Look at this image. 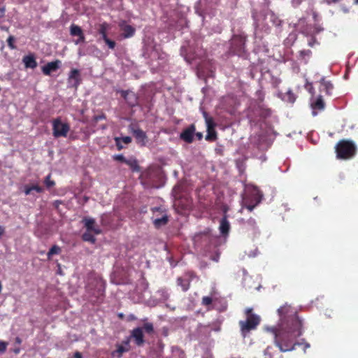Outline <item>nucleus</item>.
Returning a JSON list of instances; mask_svg holds the SVG:
<instances>
[{"mask_svg":"<svg viewBox=\"0 0 358 358\" xmlns=\"http://www.w3.org/2000/svg\"><path fill=\"white\" fill-rule=\"evenodd\" d=\"M280 323L278 328H273L275 343L281 352L291 351L296 345H301L296 338L302 334V320L297 315L296 310L285 303L278 309Z\"/></svg>","mask_w":358,"mask_h":358,"instance_id":"1","label":"nucleus"},{"mask_svg":"<svg viewBox=\"0 0 358 358\" xmlns=\"http://www.w3.org/2000/svg\"><path fill=\"white\" fill-rule=\"evenodd\" d=\"M357 150L356 144L351 140H340L335 146L336 157L338 159H350L355 156Z\"/></svg>","mask_w":358,"mask_h":358,"instance_id":"2","label":"nucleus"},{"mask_svg":"<svg viewBox=\"0 0 358 358\" xmlns=\"http://www.w3.org/2000/svg\"><path fill=\"white\" fill-rule=\"evenodd\" d=\"M252 311V308L247 309L246 320L239 321L238 323L241 327V334L244 338L246 337L250 331L255 329L260 322V317L258 315L253 314Z\"/></svg>","mask_w":358,"mask_h":358,"instance_id":"3","label":"nucleus"},{"mask_svg":"<svg viewBox=\"0 0 358 358\" xmlns=\"http://www.w3.org/2000/svg\"><path fill=\"white\" fill-rule=\"evenodd\" d=\"M52 134L56 138H66L70 131V125L67 122H64L61 117H57L52 121Z\"/></svg>","mask_w":358,"mask_h":358,"instance_id":"4","label":"nucleus"},{"mask_svg":"<svg viewBox=\"0 0 358 358\" xmlns=\"http://www.w3.org/2000/svg\"><path fill=\"white\" fill-rule=\"evenodd\" d=\"M151 210L153 213L152 219L155 228L159 229L168 223L169 217L162 207H154Z\"/></svg>","mask_w":358,"mask_h":358,"instance_id":"5","label":"nucleus"},{"mask_svg":"<svg viewBox=\"0 0 358 358\" xmlns=\"http://www.w3.org/2000/svg\"><path fill=\"white\" fill-rule=\"evenodd\" d=\"M245 37L241 35H234L231 42V52L234 55H242L245 51Z\"/></svg>","mask_w":358,"mask_h":358,"instance_id":"6","label":"nucleus"},{"mask_svg":"<svg viewBox=\"0 0 358 358\" xmlns=\"http://www.w3.org/2000/svg\"><path fill=\"white\" fill-rule=\"evenodd\" d=\"M196 278L195 272L192 271H186L182 276L178 277L176 280L178 286H180L183 292H187L190 287L191 282Z\"/></svg>","mask_w":358,"mask_h":358,"instance_id":"7","label":"nucleus"},{"mask_svg":"<svg viewBox=\"0 0 358 358\" xmlns=\"http://www.w3.org/2000/svg\"><path fill=\"white\" fill-rule=\"evenodd\" d=\"M131 133L136 139V142L141 146H145L148 142V136L146 133L138 127L131 124L129 126Z\"/></svg>","mask_w":358,"mask_h":358,"instance_id":"8","label":"nucleus"},{"mask_svg":"<svg viewBox=\"0 0 358 358\" xmlns=\"http://www.w3.org/2000/svg\"><path fill=\"white\" fill-rule=\"evenodd\" d=\"M70 34L72 36H78V38L74 41L75 44L78 45L85 41V34L83 29L78 25L72 24L70 26Z\"/></svg>","mask_w":358,"mask_h":358,"instance_id":"9","label":"nucleus"},{"mask_svg":"<svg viewBox=\"0 0 358 358\" xmlns=\"http://www.w3.org/2000/svg\"><path fill=\"white\" fill-rule=\"evenodd\" d=\"M120 94L130 107L133 108L138 105V97L134 92L129 90H122Z\"/></svg>","mask_w":358,"mask_h":358,"instance_id":"10","label":"nucleus"},{"mask_svg":"<svg viewBox=\"0 0 358 358\" xmlns=\"http://www.w3.org/2000/svg\"><path fill=\"white\" fill-rule=\"evenodd\" d=\"M195 131L196 127L194 124H192L181 132L180 138L187 143H192L194 141Z\"/></svg>","mask_w":358,"mask_h":358,"instance_id":"11","label":"nucleus"},{"mask_svg":"<svg viewBox=\"0 0 358 358\" xmlns=\"http://www.w3.org/2000/svg\"><path fill=\"white\" fill-rule=\"evenodd\" d=\"M96 289L92 293V295L95 297V299L92 298L90 301L93 303H99L103 301L104 287L101 281L96 282Z\"/></svg>","mask_w":358,"mask_h":358,"instance_id":"12","label":"nucleus"},{"mask_svg":"<svg viewBox=\"0 0 358 358\" xmlns=\"http://www.w3.org/2000/svg\"><path fill=\"white\" fill-rule=\"evenodd\" d=\"M131 338L134 341L137 346H142L145 343L143 328L136 327L131 331Z\"/></svg>","mask_w":358,"mask_h":358,"instance_id":"13","label":"nucleus"},{"mask_svg":"<svg viewBox=\"0 0 358 358\" xmlns=\"http://www.w3.org/2000/svg\"><path fill=\"white\" fill-rule=\"evenodd\" d=\"M61 61L59 59L48 62L46 65L42 67V72L45 76H50L52 72L56 71L59 69Z\"/></svg>","mask_w":358,"mask_h":358,"instance_id":"14","label":"nucleus"},{"mask_svg":"<svg viewBox=\"0 0 358 358\" xmlns=\"http://www.w3.org/2000/svg\"><path fill=\"white\" fill-rule=\"evenodd\" d=\"M255 110L258 113L259 116L262 118H267L270 117L272 114L271 109L264 103H257Z\"/></svg>","mask_w":358,"mask_h":358,"instance_id":"15","label":"nucleus"},{"mask_svg":"<svg viewBox=\"0 0 358 358\" xmlns=\"http://www.w3.org/2000/svg\"><path fill=\"white\" fill-rule=\"evenodd\" d=\"M216 124L215 122L212 123L210 120H208L207 127V134L206 136V140L207 141L213 142L215 141L217 138V134L215 129Z\"/></svg>","mask_w":358,"mask_h":358,"instance_id":"16","label":"nucleus"},{"mask_svg":"<svg viewBox=\"0 0 358 358\" xmlns=\"http://www.w3.org/2000/svg\"><path fill=\"white\" fill-rule=\"evenodd\" d=\"M83 222L88 231L94 232L97 235L101 233V230L98 227H95V220L94 219L84 218Z\"/></svg>","mask_w":358,"mask_h":358,"instance_id":"17","label":"nucleus"},{"mask_svg":"<svg viewBox=\"0 0 358 358\" xmlns=\"http://www.w3.org/2000/svg\"><path fill=\"white\" fill-rule=\"evenodd\" d=\"M219 229L222 236H227L230 230V224L227 216H224L220 221Z\"/></svg>","mask_w":358,"mask_h":358,"instance_id":"18","label":"nucleus"},{"mask_svg":"<svg viewBox=\"0 0 358 358\" xmlns=\"http://www.w3.org/2000/svg\"><path fill=\"white\" fill-rule=\"evenodd\" d=\"M263 195L261 193V192L257 189H255L251 194L249 196L248 198H246L245 199H249V202L252 203H255V205H258L261 203Z\"/></svg>","mask_w":358,"mask_h":358,"instance_id":"19","label":"nucleus"},{"mask_svg":"<svg viewBox=\"0 0 358 358\" xmlns=\"http://www.w3.org/2000/svg\"><path fill=\"white\" fill-rule=\"evenodd\" d=\"M120 29L123 31V37L125 38H130L134 36L135 33V29L129 24L124 23L120 24Z\"/></svg>","mask_w":358,"mask_h":358,"instance_id":"20","label":"nucleus"},{"mask_svg":"<svg viewBox=\"0 0 358 358\" xmlns=\"http://www.w3.org/2000/svg\"><path fill=\"white\" fill-rule=\"evenodd\" d=\"M33 191H35L37 193H43L44 191V189L41 186H40L37 184L24 185V192L25 195L31 194Z\"/></svg>","mask_w":358,"mask_h":358,"instance_id":"21","label":"nucleus"},{"mask_svg":"<svg viewBox=\"0 0 358 358\" xmlns=\"http://www.w3.org/2000/svg\"><path fill=\"white\" fill-rule=\"evenodd\" d=\"M22 62L26 68L35 69L37 66L36 59L32 55L24 56Z\"/></svg>","mask_w":358,"mask_h":358,"instance_id":"22","label":"nucleus"},{"mask_svg":"<svg viewBox=\"0 0 358 358\" xmlns=\"http://www.w3.org/2000/svg\"><path fill=\"white\" fill-rule=\"evenodd\" d=\"M69 80H74L73 85L77 87L80 83V71L78 69H73L71 71L69 76Z\"/></svg>","mask_w":358,"mask_h":358,"instance_id":"23","label":"nucleus"},{"mask_svg":"<svg viewBox=\"0 0 358 358\" xmlns=\"http://www.w3.org/2000/svg\"><path fill=\"white\" fill-rule=\"evenodd\" d=\"M131 347H124L123 345H117V349L111 352L113 357L121 358L123 353L127 352L130 350Z\"/></svg>","mask_w":358,"mask_h":358,"instance_id":"24","label":"nucleus"},{"mask_svg":"<svg viewBox=\"0 0 358 358\" xmlns=\"http://www.w3.org/2000/svg\"><path fill=\"white\" fill-rule=\"evenodd\" d=\"M320 84L322 87L321 90L324 91L327 94L331 95L332 93V90L334 89L332 83L330 81H327L324 78H322L320 80Z\"/></svg>","mask_w":358,"mask_h":358,"instance_id":"25","label":"nucleus"},{"mask_svg":"<svg viewBox=\"0 0 358 358\" xmlns=\"http://www.w3.org/2000/svg\"><path fill=\"white\" fill-rule=\"evenodd\" d=\"M311 106L313 110H322L324 108L325 103L322 96H319L316 100L312 103Z\"/></svg>","mask_w":358,"mask_h":358,"instance_id":"26","label":"nucleus"},{"mask_svg":"<svg viewBox=\"0 0 358 358\" xmlns=\"http://www.w3.org/2000/svg\"><path fill=\"white\" fill-rule=\"evenodd\" d=\"M126 164L130 167L133 172H139L141 171L138 161L135 158L128 159L126 162Z\"/></svg>","mask_w":358,"mask_h":358,"instance_id":"27","label":"nucleus"},{"mask_svg":"<svg viewBox=\"0 0 358 358\" xmlns=\"http://www.w3.org/2000/svg\"><path fill=\"white\" fill-rule=\"evenodd\" d=\"M110 26L107 22H103L99 24V27L98 29L99 34L101 36L102 39L107 38V31L108 30Z\"/></svg>","mask_w":358,"mask_h":358,"instance_id":"28","label":"nucleus"},{"mask_svg":"<svg viewBox=\"0 0 358 358\" xmlns=\"http://www.w3.org/2000/svg\"><path fill=\"white\" fill-rule=\"evenodd\" d=\"M90 232L91 231H87V232L84 233L82 236V239L84 241L94 243L96 242V238Z\"/></svg>","mask_w":358,"mask_h":358,"instance_id":"29","label":"nucleus"},{"mask_svg":"<svg viewBox=\"0 0 358 358\" xmlns=\"http://www.w3.org/2000/svg\"><path fill=\"white\" fill-rule=\"evenodd\" d=\"M61 252V248L58 245H53L48 251L47 255L48 258L50 259L51 257L54 255H58Z\"/></svg>","mask_w":358,"mask_h":358,"instance_id":"30","label":"nucleus"},{"mask_svg":"<svg viewBox=\"0 0 358 358\" xmlns=\"http://www.w3.org/2000/svg\"><path fill=\"white\" fill-rule=\"evenodd\" d=\"M213 303V308H215V299H213L210 296H203L202 298V304L206 306H208L210 305H212Z\"/></svg>","mask_w":358,"mask_h":358,"instance_id":"31","label":"nucleus"},{"mask_svg":"<svg viewBox=\"0 0 358 358\" xmlns=\"http://www.w3.org/2000/svg\"><path fill=\"white\" fill-rule=\"evenodd\" d=\"M143 331L144 330L147 334H152L154 333V327L151 322H145L143 326Z\"/></svg>","mask_w":358,"mask_h":358,"instance_id":"32","label":"nucleus"},{"mask_svg":"<svg viewBox=\"0 0 358 358\" xmlns=\"http://www.w3.org/2000/svg\"><path fill=\"white\" fill-rule=\"evenodd\" d=\"M300 54V57L303 59H305V63H307L308 61L306 60V58L307 59H309L312 55V51L310 50H301L299 52Z\"/></svg>","mask_w":358,"mask_h":358,"instance_id":"33","label":"nucleus"},{"mask_svg":"<svg viewBox=\"0 0 358 358\" xmlns=\"http://www.w3.org/2000/svg\"><path fill=\"white\" fill-rule=\"evenodd\" d=\"M44 184L47 188H51L55 185V182L51 180V174H48L44 180Z\"/></svg>","mask_w":358,"mask_h":358,"instance_id":"34","label":"nucleus"},{"mask_svg":"<svg viewBox=\"0 0 358 358\" xmlns=\"http://www.w3.org/2000/svg\"><path fill=\"white\" fill-rule=\"evenodd\" d=\"M243 205L250 212H252L253 209L257 206V205L255 203L249 202V199H245L243 201Z\"/></svg>","mask_w":358,"mask_h":358,"instance_id":"35","label":"nucleus"},{"mask_svg":"<svg viewBox=\"0 0 358 358\" xmlns=\"http://www.w3.org/2000/svg\"><path fill=\"white\" fill-rule=\"evenodd\" d=\"M257 96V103H263L264 99V94L259 90L256 92Z\"/></svg>","mask_w":358,"mask_h":358,"instance_id":"36","label":"nucleus"},{"mask_svg":"<svg viewBox=\"0 0 358 358\" xmlns=\"http://www.w3.org/2000/svg\"><path fill=\"white\" fill-rule=\"evenodd\" d=\"M272 350L273 348L271 347H267L266 350H264V358H274L272 355Z\"/></svg>","mask_w":358,"mask_h":358,"instance_id":"37","label":"nucleus"},{"mask_svg":"<svg viewBox=\"0 0 358 358\" xmlns=\"http://www.w3.org/2000/svg\"><path fill=\"white\" fill-rule=\"evenodd\" d=\"M14 41H15V38L13 36H10L7 39L8 45L12 50H13L16 48L15 45H14Z\"/></svg>","mask_w":358,"mask_h":358,"instance_id":"38","label":"nucleus"},{"mask_svg":"<svg viewBox=\"0 0 358 358\" xmlns=\"http://www.w3.org/2000/svg\"><path fill=\"white\" fill-rule=\"evenodd\" d=\"M103 41L108 45V46L110 49L115 48V47L116 45V43L114 41H112V40L109 39L108 38L103 39Z\"/></svg>","mask_w":358,"mask_h":358,"instance_id":"39","label":"nucleus"},{"mask_svg":"<svg viewBox=\"0 0 358 358\" xmlns=\"http://www.w3.org/2000/svg\"><path fill=\"white\" fill-rule=\"evenodd\" d=\"M113 159L116 161L126 164L127 159H126L123 155H115L113 156Z\"/></svg>","mask_w":358,"mask_h":358,"instance_id":"40","label":"nucleus"},{"mask_svg":"<svg viewBox=\"0 0 358 358\" xmlns=\"http://www.w3.org/2000/svg\"><path fill=\"white\" fill-rule=\"evenodd\" d=\"M114 140L115 142V145L117 147V149L118 150H122L124 148V147L122 144V141H120V139H119V137H115Z\"/></svg>","mask_w":358,"mask_h":358,"instance_id":"41","label":"nucleus"},{"mask_svg":"<svg viewBox=\"0 0 358 358\" xmlns=\"http://www.w3.org/2000/svg\"><path fill=\"white\" fill-rule=\"evenodd\" d=\"M203 116L205 119L206 124H208V120H210L212 123L215 122L213 118L212 117H210L207 112H206V111L203 112Z\"/></svg>","mask_w":358,"mask_h":358,"instance_id":"42","label":"nucleus"},{"mask_svg":"<svg viewBox=\"0 0 358 358\" xmlns=\"http://www.w3.org/2000/svg\"><path fill=\"white\" fill-rule=\"evenodd\" d=\"M119 139H120L122 143H124V144H129L132 141L130 136L119 137Z\"/></svg>","mask_w":358,"mask_h":358,"instance_id":"43","label":"nucleus"},{"mask_svg":"<svg viewBox=\"0 0 358 358\" xmlns=\"http://www.w3.org/2000/svg\"><path fill=\"white\" fill-rule=\"evenodd\" d=\"M106 118V116L104 113H101L100 115H97L94 117V120L95 122H99L101 120H105Z\"/></svg>","mask_w":358,"mask_h":358,"instance_id":"44","label":"nucleus"},{"mask_svg":"<svg viewBox=\"0 0 358 358\" xmlns=\"http://www.w3.org/2000/svg\"><path fill=\"white\" fill-rule=\"evenodd\" d=\"M7 343L0 341V352L3 353L6 350Z\"/></svg>","mask_w":358,"mask_h":358,"instance_id":"45","label":"nucleus"},{"mask_svg":"<svg viewBox=\"0 0 358 358\" xmlns=\"http://www.w3.org/2000/svg\"><path fill=\"white\" fill-rule=\"evenodd\" d=\"M122 345L124 347H130V338H127L122 341Z\"/></svg>","mask_w":358,"mask_h":358,"instance_id":"46","label":"nucleus"},{"mask_svg":"<svg viewBox=\"0 0 358 358\" xmlns=\"http://www.w3.org/2000/svg\"><path fill=\"white\" fill-rule=\"evenodd\" d=\"M248 224H250L251 227H252L254 229L257 227V224L255 220L250 219L248 222Z\"/></svg>","mask_w":358,"mask_h":358,"instance_id":"47","label":"nucleus"},{"mask_svg":"<svg viewBox=\"0 0 358 358\" xmlns=\"http://www.w3.org/2000/svg\"><path fill=\"white\" fill-rule=\"evenodd\" d=\"M74 358H83L82 354L80 352H76L73 355Z\"/></svg>","mask_w":358,"mask_h":358,"instance_id":"48","label":"nucleus"},{"mask_svg":"<svg viewBox=\"0 0 358 358\" xmlns=\"http://www.w3.org/2000/svg\"><path fill=\"white\" fill-rule=\"evenodd\" d=\"M198 140H201L203 138V134L201 132L194 133Z\"/></svg>","mask_w":358,"mask_h":358,"instance_id":"49","label":"nucleus"},{"mask_svg":"<svg viewBox=\"0 0 358 358\" xmlns=\"http://www.w3.org/2000/svg\"><path fill=\"white\" fill-rule=\"evenodd\" d=\"M5 13V8H0V18L3 17Z\"/></svg>","mask_w":358,"mask_h":358,"instance_id":"50","label":"nucleus"},{"mask_svg":"<svg viewBox=\"0 0 358 358\" xmlns=\"http://www.w3.org/2000/svg\"><path fill=\"white\" fill-rule=\"evenodd\" d=\"M15 341L17 345H20L22 343V339L20 337H16Z\"/></svg>","mask_w":358,"mask_h":358,"instance_id":"51","label":"nucleus"},{"mask_svg":"<svg viewBox=\"0 0 358 358\" xmlns=\"http://www.w3.org/2000/svg\"><path fill=\"white\" fill-rule=\"evenodd\" d=\"M315 41V39L314 38H312L311 40L308 42V45L312 47Z\"/></svg>","mask_w":358,"mask_h":358,"instance_id":"52","label":"nucleus"},{"mask_svg":"<svg viewBox=\"0 0 358 358\" xmlns=\"http://www.w3.org/2000/svg\"><path fill=\"white\" fill-rule=\"evenodd\" d=\"M5 229L4 227L0 226V236L4 234Z\"/></svg>","mask_w":358,"mask_h":358,"instance_id":"53","label":"nucleus"},{"mask_svg":"<svg viewBox=\"0 0 358 358\" xmlns=\"http://www.w3.org/2000/svg\"><path fill=\"white\" fill-rule=\"evenodd\" d=\"M20 348H15V349L13 350V352H14L15 355L19 354V353H20Z\"/></svg>","mask_w":358,"mask_h":358,"instance_id":"54","label":"nucleus"},{"mask_svg":"<svg viewBox=\"0 0 358 358\" xmlns=\"http://www.w3.org/2000/svg\"><path fill=\"white\" fill-rule=\"evenodd\" d=\"M309 347H310L309 343H304V350H306V348H308Z\"/></svg>","mask_w":358,"mask_h":358,"instance_id":"55","label":"nucleus"},{"mask_svg":"<svg viewBox=\"0 0 358 358\" xmlns=\"http://www.w3.org/2000/svg\"><path fill=\"white\" fill-rule=\"evenodd\" d=\"M343 11H344L345 13H348V8H343Z\"/></svg>","mask_w":358,"mask_h":358,"instance_id":"56","label":"nucleus"},{"mask_svg":"<svg viewBox=\"0 0 358 358\" xmlns=\"http://www.w3.org/2000/svg\"><path fill=\"white\" fill-rule=\"evenodd\" d=\"M355 4H358V0H355V2H354Z\"/></svg>","mask_w":358,"mask_h":358,"instance_id":"57","label":"nucleus"},{"mask_svg":"<svg viewBox=\"0 0 358 358\" xmlns=\"http://www.w3.org/2000/svg\"><path fill=\"white\" fill-rule=\"evenodd\" d=\"M119 316H120V317H122L123 315L122 314H120Z\"/></svg>","mask_w":358,"mask_h":358,"instance_id":"58","label":"nucleus"},{"mask_svg":"<svg viewBox=\"0 0 358 358\" xmlns=\"http://www.w3.org/2000/svg\"><path fill=\"white\" fill-rule=\"evenodd\" d=\"M91 287V285H90L88 287H87V289H90Z\"/></svg>","mask_w":358,"mask_h":358,"instance_id":"59","label":"nucleus"},{"mask_svg":"<svg viewBox=\"0 0 358 358\" xmlns=\"http://www.w3.org/2000/svg\"><path fill=\"white\" fill-rule=\"evenodd\" d=\"M225 309H226V306H224L222 310H224Z\"/></svg>","mask_w":358,"mask_h":358,"instance_id":"60","label":"nucleus"}]
</instances>
